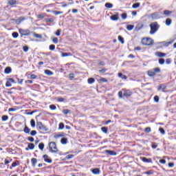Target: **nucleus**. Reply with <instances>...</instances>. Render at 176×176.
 Masks as SVG:
<instances>
[{
	"label": "nucleus",
	"instance_id": "1",
	"mask_svg": "<svg viewBox=\"0 0 176 176\" xmlns=\"http://www.w3.org/2000/svg\"><path fill=\"white\" fill-rule=\"evenodd\" d=\"M150 34H151V35H153V34H155V32H156V31L159 30V25L157 24V22H153L151 23V24L150 25Z\"/></svg>",
	"mask_w": 176,
	"mask_h": 176
},
{
	"label": "nucleus",
	"instance_id": "2",
	"mask_svg": "<svg viewBox=\"0 0 176 176\" xmlns=\"http://www.w3.org/2000/svg\"><path fill=\"white\" fill-rule=\"evenodd\" d=\"M49 146H50V152H52V153H58V148H57V145H56V142H50Z\"/></svg>",
	"mask_w": 176,
	"mask_h": 176
},
{
	"label": "nucleus",
	"instance_id": "3",
	"mask_svg": "<svg viewBox=\"0 0 176 176\" xmlns=\"http://www.w3.org/2000/svg\"><path fill=\"white\" fill-rule=\"evenodd\" d=\"M142 43L144 46H151V45H153V40L151 38H144L142 39Z\"/></svg>",
	"mask_w": 176,
	"mask_h": 176
},
{
	"label": "nucleus",
	"instance_id": "4",
	"mask_svg": "<svg viewBox=\"0 0 176 176\" xmlns=\"http://www.w3.org/2000/svg\"><path fill=\"white\" fill-rule=\"evenodd\" d=\"M37 129L42 132L47 131V128L46 126L43 125V124H42L41 122H37Z\"/></svg>",
	"mask_w": 176,
	"mask_h": 176
},
{
	"label": "nucleus",
	"instance_id": "5",
	"mask_svg": "<svg viewBox=\"0 0 176 176\" xmlns=\"http://www.w3.org/2000/svg\"><path fill=\"white\" fill-rule=\"evenodd\" d=\"M150 17L152 20H156L157 19H160V15H159V12H153L150 15Z\"/></svg>",
	"mask_w": 176,
	"mask_h": 176
},
{
	"label": "nucleus",
	"instance_id": "6",
	"mask_svg": "<svg viewBox=\"0 0 176 176\" xmlns=\"http://www.w3.org/2000/svg\"><path fill=\"white\" fill-rule=\"evenodd\" d=\"M12 83H14V80L13 78H8L6 83V87H12Z\"/></svg>",
	"mask_w": 176,
	"mask_h": 176
},
{
	"label": "nucleus",
	"instance_id": "7",
	"mask_svg": "<svg viewBox=\"0 0 176 176\" xmlns=\"http://www.w3.org/2000/svg\"><path fill=\"white\" fill-rule=\"evenodd\" d=\"M110 19L113 21H118L119 20V13L117 12L116 14L111 16Z\"/></svg>",
	"mask_w": 176,
	"mask_h": 176
},
{
	"label": "nucleus",
	"instance_id": "8",
	"mask_svg": "<svg viewBox=\"0 0 176 176\" xmlns=\"http://www.w3.org/2000/svg\"><path fill=\"white\" fill-rule=\"evenodd\" d=\"M19 32H21V35H23V36H28V35H30V30H20Z\"/></svg>",
	"mask_w": 176,
	"mask_h": 176
},
{
	"label": "nucleus",
	"instance_id": "9",
	"mask_svg": "<svg viewBox=\"0 0 176 176\" xmlns=\"http://www.w3.org/2000/svg\"><path fill=\"white\" fill-rule=\"evenodd\" d=\"M105 153L110 155V156H116V152L111 150H106Z\"/></svg>",
	"mask_w": 176,
	"mask_h": 176
},
{
	"label": "nucleus",
	"instance_id": "10",
	"mask_svg": "<svg viewBox=\"0 0 176 176\" xmlns=\"http://www.w3.org/2000/svg\"><path fill=\"white\" fill-rule=\"evenodd\" d=\"M44 161L46 162V163H52V159L49 158V156L47 155H43Z\"/></svg>",
	"mask_w": 176,
	"mask_h": 176
},
{
	"label": "nucleus",
	"instance_id": "11",
	"mask_svg": "<svg viewBox=\"0 0 176 176\" xmlns=\"http://www.w3.org/2000/svg\"><path fill=\"white\" fill-rule=\"evenodd\" d=\"M157 57H166V54L160 52H155Z\"/></svg>",
	"mask_w": 176,
	"mask_h": 176
},
{
	"label": "nucleus",
	"instance_id": "12",
	"mask_svg": "<svg viewBox=\"0 0 176 176\" xmlns=\"http://www.w3.org/2000/svg\"><path fill=\"white\" fill-rule=\"evenodd\" d=\"M142 160L144 163H152V159L151 158L142 157Z\"/></svg>",
	"mask_w": 176,
	"mask_h": 176
},
{
	"label": "nucleus",
	"instance_id": "13",
	"mask_svg": "<svg viewBox=\"0 0 176 176\" xmlns=\"http://www.w3.org/2000/svg\"><path fill=\"white\" fill-rule=\"evenodd\" d=\"M25 20V18L21 16L19 19L16 20V24H20L22 21H24Z\"/></svg>",
	"mask_w": 176,
	"mask_h": 176
},
{
	"label": "nucleus",
	"instance_id": "14",
	"mask_svg": "<svg viewBox=\"0 0 176 176\" xmlns=\"http://www.w3.org/2000/svg\"><path fill=\"white\" fill-rule=\"evenodd\" d=\"M34 148H35V145H34L32 143H30L28 146V148H25V151H28V149L32 150Z\"/></svg>",
	"mask_w": 176,
	"mask_h": 176
},
{
	"label": "nucleus",
	"instance_id": "15",
	"mask_svg": "<svg viewBox=\"0 0 176 176\" xmlns=\"http://www.w3.org/2000/svg\"><path fill=\"white\" fill-rule=\"evenodd\" d=\"M171 23H173V21L171 20V19L168 18L166 19V21H165L166 25L170 26L171 25Z\"/></svg>",
	"mask_w": 176,
	"mask_h": 176
},
{
	"label": "nucleus",
	"instance_id": "16",
	"mask_svg": "<svg viewBox=\"0 0 176 176\" xmlns=\"http://www.w3.org/2000/svg\"><path fill=\"white\" fill-rule=\"evenodd\" d=\"M148 76H155V75H156V73H155L154 70H149L148 72Z\"/></svg>",
	"mask_w": 176,
	"mask_h": 176
},
{
	"label": "nucleus",
	"instance_id": "17",
	"mask_svg": "<svg viewBox=\"0 0 176 176\" xmlns=\"http://www.w3.org/2000/svg\"><path fill=\"white\" fill-rule=\"evenodd\" d=\"M132 93L130 91H126L124 93L123 96L124 97H130L131 96Z\"/></svg>",
	"mask_w": 176,
	"mask_h": 176
},
{
	"label": "nucleus",
	"instance_id": "18",
	"mask_svg": "<svg viewBox=\"0 0 176 176\" xmlns=\"http://www.w3.org/2000/svg\"><path fill=\"white\" fill-rule=\"evenodd\" d=\"M45 74L47 75L48 76H52V75H53V72L50 70L46 69L45 70Z\"/></svg>",
	"mask_w": 176,
	"mask_h": 176
},
{
	"label": "nucleus",
	"instance_id": "19",
	"mask_svg": "<svg viewBox=\"0 0 176 176\" xmlns=\"http://www.w3.org/2000/svg\"><path fill=\"white\" fill-rule=\"evenodd\" d=\"M31 162H32V164L33 166V167H35V166L36 165V163L38 162V160H36V158H32L31 160Z\"/></svg>",
	"mask_w": 176,
	"mask_h": 176
},
{
	"label": "nucleus",
	"instance_id": "20",
	"mask_svg": "<svg viewBox=\"0 0 176 176\" xmlns=\"http://www.w3.org/2000/svg\"><path fill=\"white\" fill-rule=\"evenodd\" d=\"M4 72L5 74H10V72H12V68L10 67H6L4 70Z\"/></svg>",
	"mask_w": 176,
	"mask_h": 176
},
{
	"label": "nucleus",
	"instance_id": "21",
	"mask_svg": "<svg viewBox=\"0 0 176 176\" xmlns=\"http://www.w3.org/2000/svg\"><path fill=\"white\" fill-rule=\"evenodd\" d=\"M171 13H173V12H171L170 10H166L164 11V14L165 16H170V14H171Z\"/></svg>",
	"mask_w": 176,
	"mask_h": 176
},
{
	"label": "nucleus",
	"instance_id": "22",
	"mask_svg": "<svg viewBox=\"0 0 176 176\" xmlns=\"http://www.w3.org/2000/svg\"><path fill=\"white\" fill-rule=\"evenodd\" d=\"M8 3L11 6H13V5H16L17 3V1L16 0H9Z\"/></svg>",
	"mask_w": 176,
	"mask_h": 176
},
{
	"label": "nucleus",
	"instance_id": "23",
	"mask_svg": "<svg viewBox=\"0 0 176 176\" xmlns=\"http://www.w3.org/2000/svg\"><path fill=\"white\" fill-rule=\"evenodd\" d=\"M91 171H92L93 174H95V175L100 174L99 168H94Z\"/></svg>",
	"mask_w": 176,
	"mask_h": 176
},
{
	"label": "nucleus",
	"instance_id": "24",
	"mask_svg": "<svg viewBox=\"0 0 176 176\" xmlns=\"http://www.w3.org/2000/svg\"><path fill=\"white\" fill-rule=\"evenodd\" d=\"M94 82H96V80L93 78H88V83L89 85H91L92 83H94Z\"/></svg>",
	"mask_w": 176,
	"mask_h": 176
},
{
	"label": "nucleus",
	"instance_id": "25",
	"mask_svg": "<svg viewBox=\"0 0 176 176\" xmlns=\"http://www.w3.org/2000/svg\"><path fill=\"white\" fill-rule=\"evenodd\" d=\"M105 7L107 8L108 9H112V8H113V5L109 3H107L105 4Z\"/></svg>",
	"mask_w": 176,
	"mask_h": 176
},
{
	"label": "nucleus",
	"instance_id": "26",
	"mask_svg": "<svg viewBox=\"0 0 176 176\" xmlns=\"http://www.w3.org/2000/svg\"><path fill=\"white\" fill-rule=\"evenodd\" d=\"M158 90H162L163 91H164V90H166V85H162L158 87Z\"/></svg>",
	"mask_w": 176,
	"mask_h": 176
},
{
	"label": "nucleus",
	"instance_id": "27",
	"mask_svg": "<svg viewBox=\"0 0 176 176\" xmlns=\"http://www.w3.org/2000/svg\"><path fill=\"white\" fill-rule=\"evenodd\" d=\"M38 148H39V149L41 150V151H43V148H45V144H43V143H40L39 144H38Z\"/></svg>",
	"mask_w": 176,
	"mask_h": 176
},
{
	"label": "nucleus",
	"instance_id": "28",
	"mask_svg": "<svg viewBox=\"0 0 176 176\" xmlns=\"http://www.w3.org/2000/svg\"><path fill=\"white\" fill-rule=\"evenodd\" d=\"M133 28H134V25H128L126 26V30H128V31H131Z\"/></svg>",
	"mask_w": 176,
	"mask_h": 176
},
{
	"label": "nucleus",
	"instance_id": "29",
	"mask_svg": "<svg viewBox=\"0 0 176 176\" xmlns=\"http://www.w3.org/2000/svg\"><path fill=\"white\" fill-rule=\"evenodd\" d=\"M119 78H121V79H127V76L123 75L122 73L118 74Z\"/></svg>",
	"mask_w": 176,
	"mask_h": 176
},
{
	"label": "nucleus",
	"instance_id": "30",
	"mask_svg": "<svg viewBox=\"0 0 176 176\" xmlns=\"http://www.w3.org/2000/svg\"><path fill=\"white\" fill-rule=\"evenodd\" d=\"M140 5L141 4L140 3H136L132 6V8H133V9H137V8H140Z\"/></svg>",
	"mask_w": 176,
	"mask_h": 176
},
{
	"label": "nucleus",
	"instance_id": "31",
	"mask_svg": "<svg viewBox=\"0 0 176 176\" xmlns=\"http://www.w3.org/2000/svg\"><path fill=\"white\" fill-rule=\"evenodd\" d=\"M8 119H9V117L8 116H3L1 117V120L3 122H6V120H8Z\"/></svg>",
	"mask_w": 176,
	"mask_h": 176
},
{
	"label": "nucleus",
	"instance_id": "32",
	"mask_svg": "<svg viewBox=\"0 0 176 176\" xmlns=\"http://www.w3.org/2000/svg\"><path fill=\"white\" fill-rule=\"evenodd\" d=\"M30 131H31V129H30L28 126H25L24 128V133H30Z\"/></svg>",
	"mask_w": 176,
	"mask_h": 176
},
{
	"label": "nucleus",
	"instance_id": "33",
	"mask_svg": "<svg viewBox=\"0 0 176 176\" xmlns=\"http://www.w3.org/2000/svg\"><path fill=\"white\" fill-rule=\"evenodd\" d=\"M118 41L122 44L124 43V39L121 36H118Z\"/></svg>",
	"mask_w": 176,
	"mask_h": 176
},
{
	"label": "nucleus",
	"instance_id": "34",
	"mask_svg": "<svg viewBox=\"0 0 176 176\" xmlns=\"http://www.w3.org/2000/svg\"><path fill=\"white\" fill-rule=\"evenodd\" d=\"M153 70L154 71L155 74H156V73L159 74V72H160V67L154 68Z\"/></svg>",
	"mask_w": 176,
	"mask_h": 176
},
{
	"label": "nucleus",
	"instance_id": "35",
	"mask_svg": "<svg viewBox=\"0 0 176 176\" xmlns=\"http://www.w3.org/2000/svg\"><path fill=\"white\" fill-rule=\"evenodd\" d=\"M55 35H56L57 36H60V35H61V30L58 29L56 30Z\"/></svg>",
	"mask_w": 176,
	"mask_h": 176
},
{
	"label": "nucleus",
	"instance_id": "36",
	"mask_svg": "<svg viewBox=\"0 0 176 176\" xmlns=\"http://www.w3.org/2000/svg\"><path fill=\"white\" fill-rule=\"evenodd\" d=\"M57 109V107H56V105H54V104H51L50 106V109H52V111H54V110H56Z\"/></svg>",
	"mask_w": 176,
	"mask_h": 176
},
{
	"label": "nucleus",
	"instance_id": "37",
	"mask_svg": "<svg viewBox=\"0 0 176 176\" xmlns=\"http://www.w3.org/2000/svg\"><path fill=\"white\" fill-rule=\"evenodd\" d=\"M30 126L32 127H35V120H31V121H30Z\"/></svg>",
	"mask_w": 176,
	"mask_h": 176
},
{
	"label": "nucleus",
	"instance_id": "38",
	"mask_svg": "<svg viewBox=\"0 0 176 176\" xmlns=\"http://www.w3.org/2000/svg\"><path fill=\"white\" fill-rule=\"evenodd\" d=\"M121 17L123 20H126V19H127V14L126 13L122 14Z\"/></svg>",
	"mask_w": 176,
	"mask_h": 176
},
{
	"label": "nucleus",
	"instance_id": "39",
	"mask_svg": "<svg viewBox=\"0 0 176 176\" xmlns=\"http://www.w3.org/2000/svg\"><path fill=\"white\" fill-rule=\"evenodd\" d=\"M54 14H55L56 16L58 15V14H63V12L60 11H53Z\"/></svg>",
	"mask_w": 176,
	"mask_h": 176
},
{
	"label": "nucleus",
	"instance_id": "40",
	"mask_svg": "<svg viewBox=\"0 0 176 176\" xmlns=\"http://www.w3.org/2000/svg\"><path fill=\"white\" fill-rule=\"evenodd\" d=\"M60 142L61 144H67V138H62L60 140Z\"/></svg>",
	"mask_w": 176,
	"mask_h": 176
},
{
	"label": "nucleus",
	"instance_id": "41",
	"mask_svg": "<svg viewBox=\"0 0 176 176\" xmlns=\"http://www.w3.org/2000/svg\"><path fill=\"white\" fill-rule=\"evenodd\" d=\"M58 129H59V130H63V129H64V123L60 122V123L59 124Z\"/></svg>",
	"mask_w": 176,
	"mask_h": 176
},
{
	"label": "nucleus",
	"instance_id": "42",
	"mask_svg": "<svg viewBox=\"0 0 176 176\" xmlns=\"http://www.w3.org/2000/svg\"><path fill=\"white\" fill-rule=\"evenodd\" d=\"M12 36L16 38H19V33L18 32H13L12 33Z\"/></svg>",
	"mask_w": 176,
	"mask_h": 176
},
{
	"label": "nucleus",
	"instance_id": "43",
	"mask_svg": "<svg viewBox=\"0 0 176 176\" xmlns=\"http://www.w3.org/2000/svg\"><path fill=\"white\" fill-rule=\"evenodd\" d=\"M159 64H160L161 65H163V64H164V58H160L159 59Z\"/></svg>",
	"mask_w": 176,
	"mask_h": 176
},
{
	"label": "nucleus",
	"instance_id": "44",
	"mask_svg": "<svg viewBox=\"0 0 176 176\" xmlns=\"http://www.w3.org/2000/svg\"><path fill=\"white\" fill-rule=\"evenodd\" d=\"M52 42H53L54 43H56V44L58 43V38H57L56 37H54V38L52 39Z\"/></svg>",
	"mask_w": 176,
	"mask_h": 176
},
{
	"label": "nucleus",
	"instance_id": "45",
	"mask_svg": "<svg viewBox=\"0 0 176 176\" xmlns=\"http://www.w3.org/2000/svg\"><path fill=\"white\" fill-rule=\"evenodd\" d=\"M101 130H102V131L103 133H107V131H108V129H107V127H102V128H101Z\"/></svg>",
	"mask_w": 176,
	"mask_h": 176
},
{
	"label": "nucleus",
	"instance_id": "46",
	"mask_svg": "<svg viewBox=\"0 0 176 176\" xmlns=\"http://www.w3.org/2000/svg\"><path fill=\"white\" fill-rule=\"evenodd\" d=\"M28 46H23V52H25V53H27V52H28Z\"/></svg>",
	"mask_w": 176,
	"mask_h": 176
},
{
	"label": "nucleus",
	"instance_id": "47",
	"mask_svg": "<svg viewBox=\"0 0 176 176\" xmlns=\"http://www.w3.org/2000/svg\"><path fill=\"white\" fill-rule=\"evenodd\" d=\"M145 174H146L147 175H152V174H153V170H148L147 172H145Z\"/></svg>",
	"mask_w": 176,
	"mask_h": 176
},
{
	"label": "nucleus",
	"instance_id": "48",
	"mask_svg": "<svg viewBox=\"0 0 176 176\" xmlns=\"http://www.w3.org/2000/svg\"><path fill=\"white\" fill-rule=\"evenodd\" d=\"M65 99L63 98H57V101H58V102H63V101H65Z\"/></svg>",
	"mask_w": 176,
	"mask_h": 176
},
{
	"label": "nucleus",
	"instance_id": "49",
	"mask_svg": "<svg viewBox=\"0 0 176 176\" xmlns=\"http://www.w3.org/2000/svg\"><path fill=\"white\" fill-rule=\"evenodd\" d=\"M54 49H56V45H50V50H54Z\"/></svg>",
	"mask_w": 176,
	"mask_h": 176
},
{
	"label": "nucleus",
	"instance_id": "50",
	"mask_svg": "<svg viewBox=\"0 0 176 176\" xmlns=\"http://www.w3.org/2000/svg\"><path fill=\"white\" fill-rule=\"evenodd\" d=\"M145 133H151V127H146L144 129Z\"/></svg>",
	"mask_w": 176,
	"mask_h": 176
},
{
	"label": "nucleus",
	"instance_id": "51",
	"mask_svg": "<svg viewBox=\"0 0 176 176\" xmlns=\"http://www.w3.org/2000/svg\"><path fill=\"white\" fill-rule=\"evenodd\" d=\"M17 111V109H14V108H10V109H8V112H14V111Z\"/></svg>",
	"mask_w": 176,
	"mask_h": 176
},
{
	"label": "nucleus",
	"instance_id": "52",
	"mask_svg": "<svg viewBox=\"0 0 176 176\" xmlns=\"http://www.w3.org/2000/svg\"><path fill=\"white\" fill-rule=\"evenodd\" d=\"M30 135H32V136L36 135V131H32L30 132Z\"/></svg>",
	"mask_w": 176,
	"mask_h": 176
},
{
	"label": "nucleus",
	"instance_id": "53",
	"mask_svg": "<svg viewBox=\"0 0 176 176\" xmlns=\"http://www.w3.org/2000/svg\"><path fill=\"white\" fill-rule=\"evenodd\" d=\"M153 149H156L157 148V144L156 143H153L152 144Z\"/></svg>",
	"mask_w": 176,
	"mask_h": 176
},
{
	"label": "nucleus",
	"instance_id": "54",
	"mask_svg": "<svg viewBox=\"0 0 176 176\" xmlns=\"http://www.w3.org/2000/svg\"><path fill=\"white\" fill-rule=\"evenodd\" d=\"M160 131L161 133V134H165V131H164V129L163 128H160Z\"/></svg>",
	"mask_w": 176,
	"mask_h": 176
},
{
	"label": "nucleus",
	"instance_id": "55",
	"mask_svg": "<svg viewBox=\"0 0 176 176\" xmlns=\"http://www.w3.org/2000/svg\"><path fill=\"white\" fill-rule=\"evenodd\" d=\"M99 72H100L101 74H105V72H107V69H102L99 70Z\"/></svg>",
	"mask_w": 176,
	"mask_h": 176
},
{
	"label": "nucleus",
	"instance_id": "56",
	"mask_svg": "<svg viewBox=\"0 0 176 176\" xmlns=\"http://www.w3.org/2000/svg\"><path fill=\"white\" fill-rule=\"evenodd\" d=\"M74 157V155H68L66 156V159H72Z\"/></svg>",
	"mask_w": 176,
	"mask_h": 176
},
{
	"label": "nucleus",
	"instance_id": "57",
	"mask_svg": "<svg viewBox=\"0 0 176 176\" xmlns=\"http://www.w3.org/2000/svg\"><path fill=\"white\" fill-rule=\"evenodd\" d=\"M154 100L155 102H159V96H156L154 97Z\"/></svg>",
	"mask_w": 176,
	"mask_h": 176
},
{
	"label": "nucleus",
	"instance_id": "58",
	"mask_svg": "<svg viewBox=\"0 0 176 176\" xmlns=\"http://www.w3.org/2000/svg\"><path fill=\"white\" fill-rule=\"evenodd\" d=\"M28 141H30V142H34V138L32 137H29L28 138Z\"/></svg>",
	"mask_w": 176,
	"mask_h": 176
},
{
	"label": "nucleus",
	"instance_id": "59",
	"mask_svg": "<svg viewBox=\"0 0 176 176\" xmlns=\"http://www.w3.org/2000/svg\"><path fill=\"white\" fill-rule=\"evenodd\" d=\"M160 163L161 164H166V160H160Z\"/></svg>",
	"mask_w": 176,
	"mask_h": 176
},
{
	"label": "nucleus",
	"instance_id": "60",
	"mask_svg": "<svg viewBox=\"0 0 176 176\" xmlns=\"http://www.w3.org/2000/svg\"><path fill=\"white\" fill-rule=\"evenodd\" d=\"M166 64H171V59L167 58V59L166 60Z\"/></svg>",
	"mask_w": 176,
	"mask_h": 176
},
{
	"label": "nucleus",
	"instance_id": "61",
	"mask_svg": "<svg viewBox=\"0 0 176 176\" xmlns=\"http://www.w3.org/2000/svg\"><path fill=\"white\" fill-rule=\"evenodd\" d=\"M67 56H69V54H68V53H63L62 54V57H67Z\"/></svg>",
	"mask_w": 176,
	"mask_h": 176
},
{
	"label": "nucleus",
	"instance_id": "62",
	"mask_svg": "<svg viewBox=\"0 0 176 176\" xmlns=\"http://www.w3.org/2000/svg\"><path fill=\"white\" fill-rule=\"evenodd\" d=\"M38 19H43V17H45V15L44 14H38L37 16Z\"/></svg>",
	"mask_w": 176,
	"mask_h": 176
},
{
	"label": "nucleus",
	"instance_id": "63",
	"mask_svg": "<svg viewBox=\"0 0 176 176\" xmlns=\"http://www.w3.org/2000/svg\"><path fill=\"white\" fill-rule=\"evenodd\" d=\"M30 78H31V79H36V76H35V74H32L30 76Z\"/></svg>",
	"mask_w": 176,
	"mask_h": 176
},
{
	"label": "nucleus",
	"instance_id": "64",
	"mask_svg": "<svg viewBox=\"0 0 176 176\" xmlns=\"http://www.w3.org/2000/svg\"><path fill=\"white\" fill-rule=\"evenodd\" d=\"M168 167H174V163H173V162L169 163Z\"/></svg>",
	"mask_w": 176,
	"mask_h": 176
}]
</instances>
